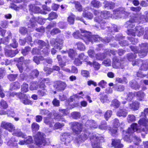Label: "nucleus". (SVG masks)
<instances>
[{
    "label": "nucleus",
    "mask_w": 148,
    "mask_h": 148,
    "mask_svg": "<svg viewBox=\"0 0 148 148\" xmlns=\"http://www.w3.org/2000/svg\"><path fill=\"white\" fill-rule=\"evenodd\" d=\"M0 106L2 109H6L8 107V105L6 101L2 100L0 102Z\"/></svg>",
    "instance_id": "a19ab883"
},
{
    "label": "nucleus",
    "mask_w": 148,
    "mask_h": 148,
    "mask_svg": "<svg viewBox=\"0 0 148 148\" xmlns=\"http://www.w3.org/2000/svg\"><path fill=\"white\" fill-rule=\"evenodd\" d=\"M73 118L75 119H77L79 118L80 116V114L78 112H74L71 114Z\"/></svg>",
    "instance_id": "e2e57ef3"
},
{
    "label": "nucleus",
    "mask_w": 148,
    "mask_h": 148,
    "mask_svg": "<svg viewBox=\"0 0 148 148\" xmlns=\"http://www.w3.org/2000/svg\"><path fill=\"white\" fill-rule=\"evenodd\" d=\"M64 126V124L62 123H60L59 122L56 123L54 125V128L55 129H60Z\"/></svg>",
    "instance_id": "680f3d73"
},
{
    "label": "nucleus",
    "mask_w": 148,
    "mask_h": 148,
    "mask_svg": "<svg viewBox=\"0 0 148 148\" xmlns=\"http://www.w3.org/2000/svg\"><path fill=\"white\" fill-rule=\"evenodd\" d=\"M134 29H130L128 30L127 32L129 35L134 36L136 34L138 36H140L143 34L144 29L141 26H137L134 28Z\"/></svg>",
    "instance_id": "20e7f679"
},
{
    "label": "nucleus",
    "mask_w": 148,
    "mask_h": 148,
    "mask_svg": "<svg viewBox=\"0 0 148 148\" xmlns=\"http://www.w3.org/2000/svg\"><path fill=\"white\" fill-rule=\"evenodd\" d=\"M141 50L138 53L139 56L141 58L145 57L147 53V49H148V44H142L141 46Z\"/></svg>",
    "instance_id": "9d476101"
},
{
    "label": "nucleus",
    "mask_w": 148,
    "mask_h": 148,
    "mask_svg": "<svg viewBox=\"0 0 148 148\" xmlns=\"http://www.w3.org/2000/svg\"><path fill=\"white\" fill-rule=\"evenodd\" d=\"M139 124L144 127L143 130L146 134H148V119H141L138 121Z\"/></svg>",
    "instance_id": "ddd939ff"
},
{
    "label": "nucleus",
    "mask_w": 148,
    "mask_h": 148,
    "mask_svg": "<svg viewBox=\"0 0 148 148\" xmlns=\"http://www.w3.org/2000/svg\"><path fill=\"white\" fill-rule=\"evenodd\" d=\"M136 55L135 54H129L128 55L127 57L128 60L132 62V64L134 66L138 64L140 62H142V60H134L136 58Z\"/></svg>",
    "instance_id": "4468645a"
},
{
    "label": "nucleus",
    "mask_w": 148,
    "mask_h": 148,
    "mask_svg": "<svg viewBox=\"0 0 148 148\" xmlns=\"http://www.w3.org/2000/svg\"><path fill=\"white\" fill-rule=\"evenodd\" d=\"M20 87L19 83L17 82L12 83L10 84V89L12 90L19 88Z\"/></svg>",
    "instance_id": "e433bc0d"
},
{
    "label": "nucleus",
    "mask_w": 148,
    "mask_h": 148,
    "mask_svg": "<svg viewBox=\"0 0 148 148\" xmlns=\"http://www.w3.org/2000/svg\"><path fill=\"white\" fill-rule=\"evenodd\" d=\"M50 47L49 43L48 42H47V45L43 48L40 49V54L44 56H46L49 54V50Z\"/></svg>",
    "instance_id": "b1692460"
},
{
    "label": "nucleus",
    "mask_w": 148,
    "mask_h": 148,
    "mask_svg": "<svg viewBox=\"0 0 148 148\" xmlns=\"http://www.w3.org/2000/svg\"><path fill=\"white\" fill-rule=\"evenodd\" d=\"M127 111L125 109H120L116 113V115L119 117L122 116L125 117L127 114Z\"/></svg>",
    "instance_id": "bb28decb"
},
{
    "label": "nucleus",
    "mask_w": 148,
    "mask_h": 148,
    "mask_svg": "<svg viewBox=\"0 0 148 148\" xmlns=\"http://www.w3.org/2000/svg\"><path fill=\"white\" fill-rule=\"evenodd\" d=\"M127 130L125 132L123 131V136L124 140L126 141L127 142H130L131 141V136L134 137V138L136 139V140L138 141L140 140V139L138 137H137L135 136H134V134L130 133L129 134L127 133Z\"/></svg>",
    "instance_id": "f8f14e48"
},
{
    "label": "nucleus",
    "mask_w": 148,
    "mask_h": 148,
    "mask_svg": "<svg viewBox=\"0 0 148 148\" xmlns=\"http://www.w3.org/2000/svg\"><path fill=\"white\" fill-rule=\"evenodd\" d=\"M145 14H146L145 16H142L140 17V22L142 23L148 22V12H145Z\"/></svg>",
    "instance_id": "ea45409f"
},
{
    "label": "nucleus",
    "mask_w": 148,
    "mask_h": 148,
    "mask_svg": "<svg viewBox=\"0 0 148 148\" xmlns=\"http://www.w3.org/2000/svg\"><path fill=\"white\" fill-rule=\"evenodd\" d=\"M112 114V112L111 110H108L105 113L104 116L107 120L111 116Z\"/></svg>",
    "instance_id": "052dcab7"
},
{
    "label": "nucleus",
    "mask_w": 148,
    "mask_h": 148,
    "mask_svg": "<svg viewBox=\"0 0 148 148\" xmlns=\"http://www.w3.org/2000/svg\"><path fill=\"white\" fill-rule=\"evenodd\" d=\"M73 138L70 134L67 133H64L61 137V140L62 142L66 145L69 143L72 140Z\"/></svg>",
    "instance_id": "1a4fd4ad"
},
{
    "label": "nucleus",
    "mask_w": 148,
    "mask_h": 148,
    "mask_svg": "<svg viewBox=\"0 0 148 148\" xmlns=\"http://www.w3.org/2000/svg\"><path fill=\"white\" fill-rule=\"evenodd\" d=\"M120 102L116 99H114L112 101L111 106H113L115 108H118L120 105Z\"/></svg>",
    "instance_id": "72a5a7b5"
},
{
    "label": "nucleus",
    "mask_w": 148,
    "mask_h": 148,
    "mask_svg": "<svg viewBox=\"0 0 148 148\" xmlns=\"http://www.w3.org/2000/svg\"><path fill=\"white\" fill-rule=\"evenodd\" d=\"M17 50H14L7 49L6 48L5 49V54L7 57H14L18 53Z\"/></svg>",
    "instance_id": "f3484780"
},
{
    "label": "nucleus",
    "mask_w": 148,
    "mask_h": 148,
    "mask_svg": "<svg viewBox=\"0 0 148 148\" xmlns=\"http://www.w3.org/2000/svg\"><path fill=\"white\" fill-rule=\"evenodd\" d=\"M104 5L105 8H109L110 9L113 8L115 6V4L111 2H109L107 1H105L103 3Z\"/></svg>",
    "instance_id": "c756f323"
},
{
    "label": "nucleus",
    "mask_w": 148,
    "mask_h": 148,
    "mask_svg": "<svg viewBox=\"0 0 148 148\" xmlns=\"http://www.w3.org/2000/svg\"><path fill=\"white\" fill-rule=\"evenodd\" d=\"M54 118L58 121H65V119L58 113H54L53 114Z\"/></svg>",
    "instance_id": "37998d69"
},
{
    "label": "nucleus",
    "mask_w": 148,
    "mask_h": 148,
    "mask_svg": "<svg viewBox=\"0 0 148 148\" xmlns=\"http://www.w3.org/2000/svg\"><path fill=\"white\" fill-rule=\"evenodd\" d=\"M100 95H101L100 100L102 103H104L108 101V97L105 94H100Z\"/></svg>",
    "instance_id": "c03bdc74"
},
{
    "label": "nucleus",
    "mask_w": 148,
    "mask_h": 148,
    "mask_svg": "<svg viewBox=\"0 0 148 148\" xmlns=\"http://www.w3.org/2000/svg\"><path fill=\"white\" fill-rule=\"evenodd\" d=\"M80 30L81 34L78 31H77L73 33V35L75 38H82V36H83L84 38V40L88 41H91V42L102 40L101 38L97 35H91V33L89 32L82 29H80Z\"/></svg>",
    "instance_id": "f03ea898"
},
{
    "label": "nucleus",
    "mask_w": 148,
    "mask_h": 148,
    "mask_svg": "<svg viewBox=\"0 0 148 148\" xmlns=\"http://www.w3.org/2000/svg\"><path fill=\"white\" fill-rule=\"evenodd\" d=\"M38 88V84L37 82H34L31 83L30 88L31 90H36Z\"/></svg>",
    "instance_id": "603ef678"
},
{
    "label": "nucleus",
    "mask_w": 148,
    "mask_h": 148,
    "mask_svg": "<svg viewBox=\"0 0 148 148\" xmlns=\"http://www.w3.org/2000/svg\"><path fill=\"white\" fill-rule=\"evenodd\" d=\"M21 91L23 92H26L28 90V85L27 84L24 83L22 86Z\"/></svg>",
    "instance_id": "864d4df0"
},
{
    "label": "nucleus",
    "mask_w": 148,
    "mask_h": 148,
    "mask_svg": "<svg viewBox=\"0 0 148 148\" xmlns=\"http://www.w3.org/2000/svg\"><path fill=\"white\" fill-rule=\"evenodd\" d=\"M57 17V15L56 14L53 12H51L49 15V20H52L56 18Z\"/></svg>",
    "instance_id": "0e129e2a"
},
{
    "label": "nucleus",
    "mask_w": 148,
    "mask_h": 148,
    "mask_svg": "<svg viewBox=\"0 0 148 148\" xmlns=\"http://www.w3.org/2000/svg\"><path fill=\"white\" fill-rule=\"evenodd\" d=\"M1 126L2 128L10 132L14 131L15 129L14 126L11 123L6 121H3L1 123Z\"/></svg>",
    "instance_id": "9b49d317"
},
{
    "label": "nucleus",
    "mask_w": 148,
    "mask_h": 148,
    "mask_svg": "<svg viewBox=\"0 0 148 148\" xmlns=\"http://www.w3.org/2000/svg\"><path fill=\"white\" fill-rule=\"evenodd\" d=\"M115 90L118 91H122L124 89V87L122 85H118L115 84L114 86Z\"/></svg>",
    "instance_id": "49530a36"
},
{
    "label": "nucleus",
    "mask_w": 148,
    "mask_h": 148,
    "mask_svg": "<svg viewBox=\"0 0 148 148\" xmlns=\"http://www.w3.org/2000/svg\"><path fill=\"white\" fill-rule=\"evenodd\" d=\"M50 42V44L52 45H53L55 48L60 50L62 49V47L63 45V40L61 38H58L55 39H51Z\"/></svg>",
    "instance_id": "0eeeda50"
},
{
    "label": "nucleus",
    "mask_w": 148,
    "mask_h": 148,
    "mask_svg": "<svg viewBox=\"0 0 148 148\" xmlns=\"http://www.w3.org/2000/svg\"><path fill=\"white\" fill-rule=\"evenodd\" d=\"M71 126L73 133L79 134L82 131V123L78 122H74L71 123Z\"/></svg>",
    "instance_id": "423d86ee"
},
{
    "label": "nucleus",
    "mask_w": 148,
    "mask_h": 148,
    "mask_svg": "<svg viewBox=\"0 0 148 148\" xmlns=\"http://www.w3.org/2000/svg\"><path fill=\"white\" fill-rule=\"evenodd\" d=\"M44 120V123L49 125L50 127H52L54 123L53 120L49 118H45Z\"/></svg>",
    "instance_id": "2f4dec72"
},
{
    "label": "nucleus",
    "mask_w": 148,
    "mask_h": 148,
    "mask_svg": "<svg viewBox=\"0 0 148 148\" xmlns=\"http://www.w3.org/2000/svg\"><path fill=\"white\" fill-rule=\"evenodd\" d=\"M27 21H29V23L30 24V25H29V27H32L34 28L36 27V25L34 24V21L35 20V18H32L31 19H30V17L29 16H27L26 17Z\"/></svg>",
    "instance_id": "7c9ffc66"
},
{
    "label": "nucleus",
    "mask_w": 148,
    "mask_h": 148,
    "mask_svg": "<svg viewBox=\"0 0 148 148\" xmlns=\"http://www.w3.org/2000/svg\"><path fill=\"white\" fill-rule=\"evenodd\" d=\"M55 86L57 90L61 91L64 90L66 86V84L64 82L60 81L57 82Z\"/></svg>",
    "instance_id": "a211bd4d"
},
{
    "label": "nucleus",
    "mask_w": 148,
    "mask_h": 148,
    "mask_svg": "<svg viewBox=\"0 0 148 148\" xmlns=\"http://www.w3.org/2000/svg\"><path fill=\"white\" fill-rule=\"evenodd\" d=\"M15 60L18 62V64H23L24 62L25 64H26L27 63H29V61H24V58L23 57H21L19 58H16L15 59Z\"/></svg>",
    "instance_id": "f704fd0d"
},
{
    "label": "nucleus",
    "mask_w": 148,
    "mask_h": 148,
    "mask_svg": "<svg viewBox=\"0 0 148 148\" xmlns=\"http://www.w3.org/2000/svg\"><path fill=\"white\" fill-rule=\"evenodd\" d=\"M44 58L43 57H41L40 58L39 57L34 56L33 58V60L37 64H38L40 63L39 60H44Z\"/></svg>",
    "instance_id": "13d9d810"
},
{
    "label": "nucleus",
    "mask_w": 148,
    "mask_h": 148,
    "mask_svg": "<svg viewBox=\"0 0 148 148\" xmlns=\"http://www.w3.org/2000/svg\"><path fill=\"white\" fill-rule=\"evenodd\" d=\"M140 105V103L139 102L135 101L130 105L129 107L133 110H136L138 109Z\"/></svg>",
    "instance_id": "393cba45"
},
{
    "label": "nucleus",
    "mask_w": 148,
    "mask_h": 148,
    "mask_svg": "<svg viewBox=\"0 0 148 148\" xmlns=\"http://www.w3.org/2000/svg\"><path fill=\"white\" fill-rule=\"evenodd\" d=\"M69 57L71 59H73L77 55V53L73 49H70L68 51Z\"/></svg>",
    "instance_id": "58836bf2"
},
{
    "label": "nucleus",
    "mask_w": 148,
    "mask_h": 148,
    "mask_svg": "<svg viewBox=\"0 0 148 148\" xmlns=\"http://www.w3.org/2000/svg\"><path fill=\"white\" fill-rule=\"evenodd\" d=\"M99 128L102 130L107 129L108 128V126L106 122L104 121H102L101 124L99 126Z\"/></svg>",
    "instance_id": "de8ad7c7"
},
{
    "label": "nucleus",
    "mask_w": 148,
    "mask_h": 148,
    "mask_svg": "<svg viewBox=\"0 0 148 148\" xmlns=\"http://www.w3.org/2000/svg\"><path fill=\"white\" fill-rule=\"evenodd\" d=\"M39 127V125L36 123H34L32 125V128L33 131H36L38 130Z\"/></svg>",
    "instance_id": "6e6d98bb"
},
{
    "label": "nucleus",
    "mask_w": 148,
    "mask_h": 148,
    "mask_svg": "<svg viewBox=\"0 0 148 148\" xmlns=\"http://www.w3.org/2000/svg\"><path fill=\"white\" fill-rule=\"evenodd\" d=\"M85 126L88 129L91 128H95L97 127L96 123L94 121L92 120H87Z\"/></svg>",
    "instance_id": "4be33fe9"
},
{
    "label": "nucleus",
    "mask_w": 148,
    "mask_h": 148,
    "mask_svg": "<svg viewBox=\"0 0 148 148\" xmlns=\"http://www.w3.org/2000/svg\"><path fill=\"white\" fill-rule=\"evenodd\" d=\"M140 117H143V119H145L148 116V108L144 109L143 111L141 112Z\"/></svg>",
    "instance_id": "8fccbe9b"
},
{
    "label": "nucleus",
    "mask_w": 148,
    "mask_h": 148,
    "mask_svg": "<svg viewBox=\"0 0 148 148\" xmlns=\"http://www.w3.org/2000/svg\"><path fill=\"white\" fill-rule=\"evenodd\" d=\"M39 74V72L37 70H34L32 71L30 74L32 77H37Z\"/></svg>",
    "instance_id": "774afa93"
},
{
    "label": "nucleus",
    "mask_w": 148,
    "mask_h": 148,
    "mask_svg": "<svg viewBox=\"0 0 148 148\" xmlns=\"http://www.w3.org/2000/svg\"><path fill=\"white\" fill-rule=\"evenodd\" d=\"M94 14L95 15H101L103 16V18L107 19L111 16V14L109 11H104L100 12L98 10H95Z\"/></svg>",
    "instance_id": "dca6fc26"
},
{
    "label": "nucleus",
    "mask_w": 148,
    "mask_h": 148,
    "mask_svg": "<svg viewBox=\"0 0 148 148\" xmlns=\"http://www.w3.org/2000/svg\"><path fill=\"white\" fill-rule=\"evenodd\" d=\"M13 134L18 137H22L23 138H26L27 136L19 130H14Z\"/></svg>",
    "instance_id": "c85d7f7f"
},
{
    "label": "nucleus",
    "mask_w": 148,
    "mask_h": 148,
    "mask_svg": "<svg viewBox=\"0 0 148 148\" xmlns=\"http://www.w3.org/2000/svg\"><path fill=\"white\" fill-rule=\"evenodd\" d=\"M18 76L17 74H10L8 76V78L10 81H13L16 80Z\"/></svg>",
    "instance_id": "09e8293b"
},
{
    "label": "nucleus",
    "mask_w": 148,
    "mask_h": 148,
    "mask_svg": "<svg viewBox=\"0 0 148 148\" xmlns=\"http://www.w3.org/2000/svg\"><path fill=\"white\" fill-rule=\"evenodd\" d=\"M96 16H97L94 18V20L95 22L98 23L99 24L103 21L104 20L101 15H97Z\"/></svg>",
    "instance_id": "3c124183"
},
{
    "label": "nucleus",
    "mask_w": 148,
    "mask_h": 148,
    "mask_svg": "<svg viewBox=\"0 0 148 148\" xmlns=\"http://www.w3.org/2000/svg\"><path fill=\"white\" fill-rule=\"evenodd\" d=\"M91 135V134L87 132H84L81 135H78L76 138V142L78 143H80L86 140L89 136L90 137L93 148H101L99 145L100 143L104 142L103 138L98 134L93 135L92 137Z\"/></svg>",
    "instance_id": "f257e3e1"
},
{
    "label": "nucleus",
    "mask_w": 148,
    "mask_h": 148,
    "mask_svg": "<svg viewBox=\"0 0 148 148\" xmlns=\"http://www.w3.org/2000/svg\"><path fill=\"white\" fill-rule=\"evenodd\" d=\"M148 62L147 61H145L142 62L140 68V69L142 70L146 71L148 70Z\"/></svg>",
    "instance_id": "c9c22d12"
},
{
    "label": "nucleus",
    "mask_w": 148,
    "mask_h": 148,
    "mask_svg": "<svg viewBox=\"0 0 148 148\" xmlns=\"http://www.w3.org/2000/svg\"><path fill=\"white\" fill-rule=\"evenodd\" d=\"M61 32V31L58 28L56 27L54 28L51 31L50 33L52 35H55Z\"/></svg>",
    "instance_id": "5fc2aeb1"
},
{
    "label": "nucleus",
    "mask_w": 148,
    "mask_h": 148,
    "mask_svg": "<svg viewBox=\"0 0 148 148\" xmlns=\"http://www.w3.org/2000/svg\"><path fill=\"white\" fill-rule=\"evenodd\" d=\"M136 120V117L133 114H129L127 116V120L128 123H132Z\"/></svg>",
    "instance_id": "a18cd8bd"
},
{
    "label": "nucleus",
    "mask_w": 148,
    "mask_h": 148,
    "mask_svg": "<svg viewBox=\"0 0 148 148\" xmlns=\"http://www.w3.org/2000/svg\"><path fill=\"white\" fill-rule=\"evenodd\" d=\"M130 85L132 88L135 90H139L140 85L135 80H132L130 82Z\"/></svg>",
    "instance_id": "cd10ccee"
},
{
    "label": "nucleus",
    "mask_w": 148,
    "mask_h": 148,
    "mask_svg": "<svg viewBox=\"0 0 148 148\" xmlns=\"http://www.w3.org/2000/svg\"><path fill=\"white\" fill-rule=\"evenodd\" d=\"M46 90L45 89H43L41 90H39L38 92V95L40 97H42L46 94Z\"/></svg>",
    "instance_id": "338daca9"
},
{
    "label": "nucleus",
    "mask_w": 148,
    "mask_h": 148,
    "mask_svg": "<svg viewBox=\"0 0 148 148\" xmlns=\"http://www.w3.org/2000/svg\"><path fill=\"white\" fill-rule=\"evenodd\" d=\"M35 42L38 44L40 49L43 48L44 47L46 46V45H47V43H46L44 41L41 40H36Z\"/></svg>",
    "instance_id": "4c0bfd02"
},
{
    "label": "nucleus",
    "mask_w": 148,
    "mask_h": 148,
    "mask_svg": "<svg viewBox=\"0 0 148 148\" xmlns=\"http://www.w3.org/2000/svg\"><path fill=\"white\" fill-rule=\"evenodd\" d=\"M29 10L35 13H43V14H46L47 13L45 12H41L40 8L35 6L34 5H29Z\"/></svg>",
    "instance_id": "6ab92c4d"
},
{
    "label": "nucleus",
    "mask_w": 148,
    "mask_h": 148,
    "mask_svg": "<svg viewBox=\"0 0 148 148\" xmlns=\"http://www.w3.org/2000/svg\"><path fill=\"white\" fill-rule=\"evenodd\" d=\"M77 45L78 49L82 51L85 50V47L81 42H78L77 43Z\"/></svg>",
    "instance_id": "4d7b16f0"
},
{
    "label": "nucleus",
    "mask_w": 148,
    "mask_h": 148,
    "mask_svg": "<svg viewBox=\"0 0 148 148\" xmlns=\"http://www.w3.org/2000/svg\"><path fill=\"white\" fill-rule=\"evenodd\" d=\"M125 95L127 97L126 99L129 101L131 100L135 96V92L134 93L132 92H128L125 94Z\"/></svg>",
    "instance_id": "473e14b6"
},
{
    "label": "nucleus",
    "mask_w": 148,
    "mask_h": 148,
    "mask_svg": "<svg viewBox=\"0 0 148 148\" xmlns=\"http://www.w3.org/2000/svg\"><path fill=\"white\" fill-rule=\"evenodd\" d=\"M121 60L119 61V60L116 57H114L113 59V63L112 66L113 68H117L123 69L124 67L123 65L121 62Z\"/></svg>",
    "instance_id": "2eb2a0df"
},
{
    "label": "nucleus",
    "mask_w": 148,
    "mask_h": 148,
    "mask_svg": "<svg viewBox=\"0 0 148 148\" xmlns=\"http://www.w3.org/2000/svg\"><path fill=\"white\" fill-rule=\"evenodd\" d=\"M113 14L119 18H125L129 14L125 11V9L123 8H120L113 11Z\"/></svg>",
    "instance_id": "39448f33"
},
{
    "label": "nucleus",
    "mask_w": 148,
    "mask_h": 148,
    "mask_svg": "<svg viewBox=\"0 0 148 148\" xmlns=\"http://www.w3.org/2000/svg\"><path fill=\"white\" fill-rule=\"evenodd\" d=\"M17 66L18 69L20 72L22 73L23 72V71L25 69V64H17Z\"/></svg>",
    "instance_id": "69168bd1"
},
{
    "label": "nucleus",
    "mask_w": 148,
    "mask_h": 148,
    "mask_svg": "<svg viewBox=\"0 0 148 148\" xmlns=\"http://www.w3.org/2000/svg\"><path fill=\"white\" fill-rule=\"evenodd\" d=\"M91 8L88 7L86 8L84 10V12L82 14V15L84 17H86L89 19H92L93 17V14L90 12H87Z\"/></svg>",
    "instance_id": "412c9836"
},
{
    "label": "nucleus",
    "mask_w": 148,
    "mask_h": 148,
    "mask_svg": "<svg viewBox=\"0 0 148 148\" xmlns=\"http://www.w3.org/2000/svg\"><path fill=\"white\" fill-rule=\"evenodd\" d=\"M34 140L36 146L31 145L29 146V148H38V147H42L45 146L46 144L45 135L42 133L38 132L34 136Z\"/></svg>",
    "instance_id": "7ed1b4c3"
},
{
    "label": "nucleus",
    "mask_w": 148,
    "mask_h": 148,
    "mask_svg": "<svg viewBox=\"0 0 148 148\" xmlns=\"http://www.w3.org/2000/svg\"><path fill=\"white\" fill-rule=\"evenodd\" d=\"M21 102L25 105H31L32 101L29 100L27 96L25 94L22 95V96L19 97Z\"/></svg>",
    "instance_id": "aec40b11"
},
{
    "label": "nucleus",
    "mask_w": 148,
    "mask_h": 148,
    "mask_svg": "<svg viewBox=\"0 0 148 148\" xmlns=\"http://www.w3.org/2000/svg\"><path fill=\"white\" fill-rule=\"evenodd\" d=\"M120 143L121 141L119 140L112 139V145L115 146V148H121L123 147V145Z\"/></svg>",
    "instance_id": "a878e982"
},
{
    "label": "nucleus",
    "mask_w": 148,
    "mask_h": 148,
    "mask_svg": "<svg viewBox=\"0 0 148 148\" xmlns=\"http://www.w3.org/2000/svg\"><path fill=\"white\" fill-rule=\"evenodd\" d=\"M91 4L93 7L96 8H99L101 5V4L99 1L96 0L92 1Z\"/></svg>",
    "instance_id": "79ce46f5"
},
{
    "label": "nucleus",
    "mask_w": 148,
    "mask_h": 148,
    "mask_svg": "<svg viewBox=\"0 0 148 148\" xmlns=\"http://www.w3.org/2000/svg\"><path fill=\"white\" fill-rule=\"evenodd\" d=\"M135 96L138 100L143 101L145 97V94L144 92L141 91L135 92Z\"/></svg>",
    "instance_id": "5701e85b"
},
{
    "label": "nucleus",
    "mask_w": 148,
    "mask_h": 148,
    "mask_svg": "<svg viewBox=\"0 0 148 148\" xmlns=\"http://www.w3.org/2000/svg\"><path fill=\"white\" fill-rule=\"evenodd\" d=\"M143 128L141 129L139 126H138V125L136 123H133L131 125V127H129L127 130V132L128 134L130 133L133 134L135 132H140L142 131L144 132L143 130Z\"/></svg>",
    "instance_id": "6e6552de"
},
{
    "label": "nucleus",
    "mask_w": 148,
    "mask_h": 148,
    "mask_svg": "<svg viewBox=\"0 0 148 148\" xmlns=\"http://www.w3.org/2000/svg\"><path fill=\"white\" fill-rule=\"evenodd\" d=\"M74 3L75 5V7L76 9L79 11H81L82 10V8L80 3L77 1H75Z\"/></svg>",
    "instance_id": "bf43d9fd"
}]
</instances>
